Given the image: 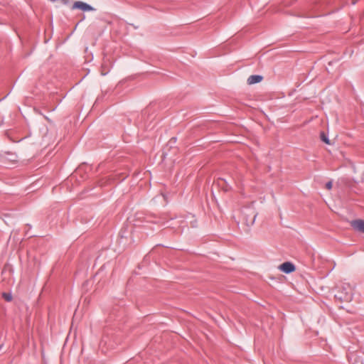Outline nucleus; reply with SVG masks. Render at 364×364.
<instances>
[{
    "mask_svg": "<svg viewBox=\"0 0 364 364\" xmlns=\"http://www.w3.org/2000/svg\"><path fill=\"white\" fill-rule=\"evenodd\" d=\"M71 9L73 10L80 9L83 11H90L93 10V8L90 5L87 4V3L80 1L74 2Z\"/></svg>",
    "mask_w": 364,
    "mask_h": 364,
    "instance_id": "obj_1",
    "label": "nucleus"
},
{
    "mask_svg": "<svg viewBox=\"0 0 364 364\" xmlns=\"http://www.w3.org/2000/svg\"><path fill=\"white\" fill-rule=\"evenodd\" d=\"M344 289L346 290V292L343 295L336 294V297L338 298L341 301H350L352 299V289L348 286L346 289L344 288Z\"/></svg>",
    "mask_w": 364,
    "mask_h": 364,
    "instance_id": "obj_2",
    "label": "nucleus"
},
{
    "mask_svg": "<svg viewBox=\"0 0 364 364\" xmlns=\"http://www.w3.org/2000/svg\"><path fill=\"white\" fill-rule=\"evenodd\" d=\"M279 269L284 273L289 274L295 270V266L289 262L282 263Z\"/></svg>",
    "mask_w": 364,
    "mask_h": 364,
    "instance_id": "obj_3",
    "label": "nucleus"
},
{
    "mask_svg": "<svg viewBox=\"0 0 364 364\" xmlns=\"http://www.w3.org/2000/svg\"><path fill=\"white\" fill-rule=\"evenodd\" d=\"M351 226L356 231L364 234V220H355L351 222Z\"/></svg>",
    "mask_w": 364,
    "mask_h": 364,
    "instance_id": "obj_4",
    "label": "nucleus"
},
{
    "mask_svg": "<svg viewBox=\"0 0 364 364\" xmlns=\"http://www.w3.org/2000/svg\"><path fill=\"white\" fill-rule=\"evenodd\" d=\"M262 80V77L261 75H250L248 79H247V83L249 85H252V84H255V83H257V82H261Z\"/></svg>",
    "mask_w": 364,
    "mask_h": 364,
    "instance_id": "obj_5",
    "label": "nucleus"
},
{
    "mask_svg": "<svg viewBox=\"0 0 364 364\" xmlns=\"http://www.w3.org/2000/svg\"><path fill=\"white\" fill-rule=\"evenodd\" d=\"M2 296L6 301H11L12 300V295L9 293L4 292L2 294Z\"/></svg>",
    "mask_w": 364,
    "mask_h": 364,
    "instance_id": "obj_6",
    "label": "nucleus"
},
{
    "mask_svg": "<svg viewBox=\"0 0 364 364\" xmlns=\"http://www.w3.org/2000/svg\"><path fill=\"white\" fill-rule=\"evenodd\" d=\"M321 137L322 141H324L326 144H330L328 138L326 136V134L323 132H322L321 134Z\"/></svg>",
    "mask_w": 364,
    "mask_h": 364,
    "instance_id": "obj_7",
    "label": "nucleus"
},
{
    "mask_svg": "<svg viewBox=\"0 0 364 364\" xmlns=\"http://www.w3.org/2000/svg\"><path fill=\"white\" fill-rule=\"evenodd\" d=\"M53 1L60 2V4H64V5H68L70 3V0H53Z\"/></svg>",
    "mask_w": 364,
    "mask_h": 364,
    "instance_id": "obj_8",
    "label": "nucleus"
},
{
    "mask_svg": "<svg viewBox=\"0 0 364 364\" xmlns=\"http://www.w3.org/2000/svg\"><path fill=\"white\" fill-rule=\"evenodd\" d=\"M332 186H333V183L331 181H328V183H326V188L328 189V190H331L332 188Z\"/></svg>",
    "mask_w": 364,
    "mask_h": 364,
    "instance_id": "obj_9",
    "label": "nucleus"
},
{
    "mask_svg": "<svg viewBox=\"0 0 364 364\" xmlns=\"http://www.w3.org/2000/svg\"><path fill=\"white\" fill-rule=\"evenodd\" d=\"M255 217H256V215H254L252 220L250 222L251 224L254 223Z\"/></svg>",
    "mask_w": 364,
    "mask_h": 364,
    "instance_id": "obj_10",
    "label": "nucleus"
}]
</instances>
